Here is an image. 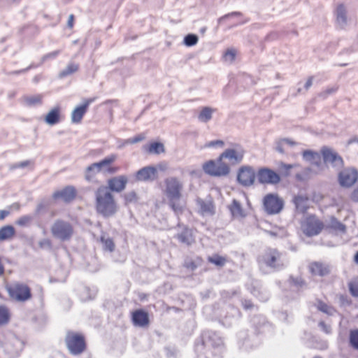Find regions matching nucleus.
Returning <instances> with one entry per match:
<instances>
[{
  "mask_svg": "<svg viewBox=\"0 0 358 358\" xmlns=\"http://www.w3.org/2000/svg\"><path fill=\"white\" fill-rule=\"evenodd\" d=\"M101 241L103 245V248L109 252H113L115 250V243L112 238L109 237L101 236Z\"/></svg>",
  "mask_w": 358,
  "mask_h": 358,
  "instance_id": "nucleus-38",
  "label": "nucleus"
},
{
  "mask_svg": "<svg viewBox=\"0 0 358 358\" xmlns=\"http://www.w3.org/2000/svg\"><path fill=\"white\" fill-rule=\"evenodd\" d=\"M319 325L325 333L329 334L331 332L330 326L324 322H320Z\"/></svg>",
  "mask_w": 358,
  "mask_h": 358,
  "instance_id": "nucleus-48",
  "label": "nucleus"
},
{
  "mask_svg": "<svg viewBox=\"0 0 358 358\" xmlns=\"http://www.w3.org/2000/svg\"><path fill=\"white\" fill-rule=\"evenodd\" d=\"M310 273L314 276L324 277L329 274V266L320 262H313L308 265Z\"/></svg>",
  "mask_w": 358,
  "mask_h": 358,
  "instance_id": "nucleus-20",
  "label": "nucleus"
},
{
  "mask_svg": "<svg viewBox=\"0 0 358 358\" xmlns=\"http://www.w3.org/2000/svg\"><path fill=\"white\" fill-rule=\"evenodd\" d=\"M207 261L208 263H210L219 268L224 266L228 262L227 257L220 255L217 253L208 256L207 257Z\"/></svg>",
  "mask_w": 358,
  "mask_h": 358,
  "instance_id": "nucleus-27",
  "label": "nucleus"
},
{
  "mask_svg": "<svg viewBox=\"0 0 358 358\" xmlns=\"http://www.w3.org/2000/svg\"><path fill=\"white\" fill-rule=\"evenodd\" d=\"M198 36L195 34H188L184 38V43L187 46H193L198 42Z\"/></svg>",
  "mask_w": 358,
  "mask_h": 358,
  "instance_id": "nucleus-42",
  "label": "nucleus"
},
{
  "mask_svg": "<svg viewBox=\"0 0 358 358\" xmlns=\"http://www.w3.org/2000/svg\"><path fill=\"white\" fill-rule=\"evenodd\" d=\"M128 182L127 176L124 175L113 177L108 180V187L112 192H122Z\"/></svg>",
  "mask_w": 358,
  "mask_h": 358,
  "instance_id": "nucleus-19",
  "label": "nucleus"
},
{
  "mask_svg": "<svg viewBox=\"0 0 358 358\" xmlns=\"http://www.w3.org/2000/svg\"><path fill=\"white\" fill-rule=\"evenodd\" d=\"M157 176V169L152 166H148L138 170L136 174V178L140 181H148L155 180Z\"/></svg>",
  "mask_w": 358,
  "mask_h": 358,
  "instance_id": "nucleus-21",
  "label": "nucleus"
},
{
  "mask_svg": "<svg viewBox=\"0 0 358 358\" xmlns=\"http://www.w3.org/2000/svg\"><path fill=\"white\" fill-rule=\"evenodd\" d=\"M224 145V143L222 140H216V141H212L208 142L206 144V147H215V146H219V147H223Z\"/></svg>",
  "mask_w": 358,
  "mask_h": 358,
  "instance_id": "nucleus-46",
  "label": "nucleus"
},
{
  "mask_svg": "<svg viewBox=\"0 0 358 358\" xmlns=\"http://www.w3.org/2000/svg\"><path fill=\"white\" fill-rule=\"evenodd\" d=\"M285 145V143L282 141V139H280L278 142H277V146H276V150L281 152V153H283L284 152V147Z\"/></svg>",
  "mask_w": 358,
  "mask_h": 358,
  "instance_id": "nucleus-49",
  "label": "nucleus"
},
{
  "mask_svg": "<svg viewBox=\"0 0 358 358\" xmlns=\"http://www.w3.org/2000/svg\"><path fill=\"white\" fill-rule=\"evenodd\" d=\"M285 145H288L290 146H294L296 144V143L291 139L289 138H282Z\"/></svg>",
  "mask_w": 358,
  "mask_h": 358,
  "instance_id": "nucleus-53",
  "label": "nucleus"
},
{
  "mask_svg": "<svg viewBox=\"0 0 358 358\" xmlns=\"http://www.w3.org/2000/svg\"><path fill=\"white\" fill-rule=\"evenodd\" d=\"M28 164H29V162H22V163L21 164V166H27Z\"/></svg>",
  "mask_w": 358,
  "mask_h": 358,
  "instance_id": "nucleus-57",
  "label": "nucleus"
},
{
  "mask_svg": "<svg viewBox=\"0 0 358 358\" xmlns=\"http://www.w3.org/2000/svg\"><path fill=\"white\" fill-rule=\"evenodd\" d=\"M165 194L171 208L176 210V203L179 200V182L176 178H171L166 180Z\"/></svg>",
  "mask_w": 358,
  "mask_h": 358,
  "instance_id": "nucleus-10",
  "label": "nucleus"
},
{
  "mask_svg": "<svg viewBox=\"0 0 358 358\" xmlns=\"http://www.w3.org/2000/svg\"><path fill=\"white\" fill-rule=\"evenodd\" d=\"M138 196L135 192L132 191L124 195V199L126 204L131 203L137 201Z\"/></svg>",
  "mask_w": 358,
  "mask_h": 358,
  "instance_id": "nucleus-43",
  "label": "nucleus"
},
{
  "mask_svg": "<svg viewBox=\"0 0 358 358\" xmlns=\"http://www.w3.org/2000/svg\"><path fill=\"white\" fill-rule=\"evenodd\" d=\"M65 344L69 353L74 356L84 353L87 348L85 334L82 332L72 330H69L66 332Z\"/></svg>",
  "mask_w": 358,
  "mask_h": 358,
  "instance_id": "nucleus-3",
  "label": "nucleus"
},
{
  "mask_svg": "<svg viewBox=\"0 0 358 358\" xmlns=\"http://www.w3.org/2000/svg\"><path fill=\"white\" fill-rule=\"evenodd\" d=\"M255 171L251 166H243L238 171V181L243 186H250L252 185L255 182Z\"/></svg>",
  "mask_w": 358,
  "mask_h": 358,
  "instance_id": "nucleus-15",
  "label": "nucleus"
},
{
  "mask_svg": "<svg viewBox=\"0 0 358 358\" xmlns=\"http://www.w3.org/2000/svg\"><path fill=\"white\" fill-rule=\"evenodd\" d=\"M329 227L336 231H339L341 233H345L346 231L345 225L334 217L331 218Z\"/></svg>",
  "mask_w": 358,
  "mask_h": 358,
  "instance_id": "nucleus-33",
  "label": "nucleus"
},
{
  "mask_svg": "<svg viewBox=\"0 0 358 358\" xmlns=\"http://www.w3.org/2000/svg\"><path fill=\"white\" fill-rule=\"evenodd\" d=\"M95 208L99 214L104 217L114 215L117 210V206L113 195L104 186L99 187L95 193Z\"/></svg>",
  "mask_w": 358,
  "mask_h": 358,
  "instance_id": "nucleus-1",
  "label": "nucleus"
},
{
  "mask_svg": "<svg viewBox=\"0 0 358 358\" xmlns=\"http://www.w3.org/2000/svg\"><path fill=\"white\" fill-rule=\"evenodd\" d=\"M354 262L358 264V251L355 253L354 256Z\"/></svg>",
  "mask_w": 358,
  "mask_h": 358,
  "instance_id": "nucleus-56",
  "label": "nucleus"
},
{
  "mask_svg": "<svg viewBox=\"0 0 358 358\" xmlns=\"http://www.w3.org/2000/svg\"><path fill=\"white\" fill-rule=\"evenodd\" d=\"M93 101V99H87L84 101L83 104L76 107L71 113V122L75 124L80 123L88 110L89 106Z\"/></svg>",
  "mask_w": 358,
  "mask_h": 358,
  "instance_id": "nucleus-17",
  "label": "nucleus"
},
{
  "mask_svg": "<svg viewBox=\"0 0 358 358\" xmlns=\"http://www.w3.org/2000/svg\"><path fill=\"white\" fill-rule=\"evenodd\" d=\"M358 179V171L355 169L346 168L338 174V181L341 186L350 187L352 186Z\"/></svg>",
  "mask_w": 358,
  "mask_h": 358,
  "instance_id": "nucleus-14",
  "label": "nucleus"
},
{
  "mask_svg": "<svg viewBox=\"0 0 358 358\" xmlns=\"http://www.w3.org/2000/svg\"><path fill=\"white\" fill-rule=\"evenodd\" d=\"M9 215V212L6 210H0V220H4Z\"/></svg>",
  "mask_w": 358,
  "mask_h": 358,
  "instance_id": "nucleus-54",
  "label": "nucleus"
},
{
  "mask_svg": "<svg viewBox=\"0 0 358 358\" xmlns=\"http://www.w3.org/2000/svg\"><path fill=\"white\" fill-rule=\"evenodd\" d=\"M323 161L325 164H330L332 166L341 167L344 161L342 157L334 150L327 146H323L320 150Z\"/></svg>",
  "mask_w": 358,
  "mask_h": 358,
  "instance_id": "nucleus-13",
  "label": "nucleus"
},
{
  "mask_svg": "<svg viewBox=\"0 0 358 358\" xmlns=\"http://www.w3.org/2000/svg\"><path fill=\"white\" fill-rule=\"evenodd\" d=\"M143 150L149 155H158L165 152L164 145L159 141H150L143 147Z\"/></svg>",
  "mask_w": 358,
  "mask_h": 358,
  "instance_id": "nucleus-22",
  "label": "nucleus"
},
{
  "mask_svg": "<svg viewBox=\"0 0 358 358\" xmlns=\"http://www.w3.org/2000/svg\"><path fill=\"white\" fill-rule=\"evenodd\" d=\"M263 204L266 212L269 215L279 213L284 206L283 200L277 194H268L263 199Z\"/></svg>",
  "mask_w": 358,
  "mask_h": 358,
  "instance_id": "nucleus-11",
  "label": "nucleus"
},
{
  "mask_svg": "<svg viewBox=\"0 0 358 358\" xmlns=\"http://www.w3.org/2000/svg\"><path fill=\"white\" fill-rule=\"evenodd\" d=\"M43 96L41 94H36L25 97L24 101L27 106H31L42 103Z\"/></svg>",
  "mask_w": 358,
  "mask_h": 358,
  "instance_id": "nucleus-34",
  "label": "nucleus"
},
{
  "mask_svg": "<svg viewBox=\"0 0 358 358\" xmlns=\"http://www.w3.org/2000/svg\"><path fill=\"white\" fill-rule=\"evenodd\" d=\"M6 289L10 298L18 302L27 301L32 297L30 287L24 282H15L7 285Z\"/></svg>",
  "mask_w": 358,
  "mask_h": 358,
  "instance_id": "nucleus-5",
  "label": "nucleus"
},
{
  "mask_svg": "<svg viewBox=\"0 0 358 358\" xmlns=\"http://www.w3.org/2000/svg\"><path fill=\"white\" fill-rule=\"evenodd\" d=\"M300 285H304V282H303V280H301Z\"/></svg>",
  "mask_w": 358,
  "mask_h": 358,
  "instance_id": "nucleus-58",
  "label": "nucleus"
},
{
  "mask_svg": "<svg viewBox=\"0 0 358 358\" xmlns=\"http://www.w3.org/2000/svg\"><path fill=\"white\" fill-rule=\"evenodd\" d=\"M184 266L191 271H194L196 268V264L193 261L186 262Z\"/></svg>",
  "mask_w": 358,
  "mask_h": 358,
  "instance_id": "nucleus-50",
  "label": "nucleus"
},
{
  "mask_svg": "<svg viewBox=\"0 0 358 358\" xmlns=\"http://www.w3.org/2000/svg\"><path fill=\"white\" fill-rule=\"evenodd\" d=\"M257 176L259 181L264 184H277L280 180V175L268 168L260 169Z\"/></svg>",
  "mask_w": 358,
  "mask_h": 358,
  "instance_id": "nucleus-16",
  "label": "nucleus"
},
{
  "mask_svg": "<svg viewBox=\"0 0 358 358\" xmlns=\"http://www.w3.org/2000/svg\"><path fill=\"white\" fill-rule=\"evenodd\" d=\"M10 312L6 306H0V324H5L9 322Z\"/></svg>",
  "mask_w": 358,
  "mask_h": 358,
  "instance_id": "nucleus-35",
  "label": "nucleus"
},
{
  "mask_svg": "<svg viewBox=\"0 0 358 358\" xmlns=\"http://www.w3.org/2000/svg\"><path fill=\"white\" fill-rule=\"evenodd\" d=\"M215 109H213L210 107H203L199 115L198 118L201 122H207L212 118L213 113L215 111Z\"/></svg>",
  "mask_w": 358,
  "mask_h": 358,
  "instance_id": "nucleus-31",
  "label": "nucleus"
},
{
  "mask_svg": "<svg viewBox=\"0 0 358 358\" xmlns=\"http://www.w3.org/2000/svg\"><path fill=\"white\" fill-rule=\"evenodd\" d=\"M242 306L245 310H249L254 307L253 303L250 299H244L242 301Z\"/></svg>",
  "mask_w": 358,
  "mask_h": 358,
  "instance_id": "nucleus-47",
  "label": "nucleus"
},
{
  "mask_svg": "<svg viewBox=\"0 0 358 358\" xmlns=\"http://www.w3.org/2000/svg\"><path fill=\"white\" fill-rule=\"evenodd\" d=\"M5 272L4 265L2 262L1 258H0V277H1Z\"/></svg>",
  "mask_w": 358,
  "mask_h": 358,
  "instance_id": "nucleus-55",
  "label": "nucleus"
},
{
  "mask_svg": "<svg viewBox=\"0 0 358 358\" xmlns=\"http://www.w3.org/2000/svg\"><path fill=\"white\" fill-rule=\"evenodd\" d=\"M77 194L76 188L74 186L68 185L54 192L52 197L55 201H62L64 203H69L76 199Z\"/></svg>",
  "mask_w": 358,
  "mask_h": 358,
  "instance_id": "nucleus-12",
  "label": "nucleus"
},
{
  "mask_svg": "<svg viewBox=\"0 0 358 358\" xmlns=\"http://www.w3.org/2000/svg\"><path fill=\"white\" fill-rule=\"evenodd\" d=\"M31 220V217L28 215H24L20 217L16 223L20 226H26L27 225Z\"/></svg>",
  "mask_w": 358,
  "mask_h": 358,
  "instance_id": "nucleus-44",
  "label": "nucleus"
},
{
  "mask_svg": "<svg viewBox=\"0 0 358 358\" xmlns=\"http://www.w3.org/2000/svg\"><path fill=\"white\" fill-rule=\"evenodd\" d=\"M336 21L340 23L345 24L347 22V10L343 3H340L336 6Z\"/></svg>",
  "mask_w": 358,
  "mask_h": 358,
  "instance_id": "nucleus-29",
  "label": "nucleus"
},
{
  "mask_svg": "<svg viewBox=\"0 0 358 358\" xmlns=\"http://www.w3.org/2000/svg\"><path fill=\"white\" fill-rule=\"evenodd\" d=\"M316 307L320 311L328 315H331L334 311V309L331 306L321 300L317 301Z\"/></svg>",
  "mask_w": 358,
  "mask_h": 358,
  "instance_id": "nucleus-36",
  "label": "nucleus"
},
{
  "mask_svg": "<svg viewBox=\"0 0 358 358\" xmlns=\"http://www.w3.org/2000/svg\"><path fill=\"white\" fill-rule=\"evenodd\" d=\"M257 262L275 270H280L285 266L283 254L273 248H265L257 257Z\"/></svg>",
  "mask_w": 358,
  "mask_h": 358,
  "instance_id": "nucleus-2",
  "label": "nucleus"
},
{
  "mask_svg": "<svg viewBox=\"0 0 358 358\" xmlns=\"http://www.w3.org/2000/svg\"><path fill=\"white\" fill-rule=\"evenodd\" d=\"M61 108L56 106L52 108L45 115V121L50 125H54L60 122Z\"/></svg>",
  "mask_w": 358,
  "mask_h": 358,
  "instance_id": "nucleus-25",
  "label": "nucleus"
},
{
  "mask_svg": "<svg viewBox=\"0 0 358 358\" xmlns=\"http://www.w3.org/2000/svg\"><path fill=\"white\" fill-rule=\"evenodd\" d=\"M45 242H46L47 243H48V244H50V241H48H48H45Z\"/></svg>",
  "mask_w": 358,
  "mask_h": 358,
  "instance_id": "nucleus-59",
  "label": "nucleus"
},
{
  "mask_svg": "<svg viewBox=\"0 0 358 358\" xmlns=\"http://www.w3.org/2000/svg\"><path fill=\"white\" fill-rule=\"evenodd\" d=\"M313 76H310L308 78L306 84H305V89L306 90H308L313 85Z\"/></svg>",
  "mask_w": 358,
  "mask_h": 358,
  "instance_id": "nucleus-52",
  "label": "nucleus"
},
{
  "mask_svg": "<svg viewBox=\"0 0 358 358\" xmlns=\"http://www.w3.org/2000/svg\"><path fill=\"white\" fill-rule=\"evenodd\" d=\"M294 202L295 203L296 208L301 213H305L309 208L308 198L307 196L298 195L294 197Z\"/></svg>",
  "mask_w": 358,
  "mask_h": 358,
  "instance_id": "nucleus-28",
  "label": "nucleus"
},
{
  "mask_svg": "<svg viewBox=\"0 0 358 358\" xmlns=\"http://www.w3.org/2000/svg\"><path fill=\"white\" fill-rule=\"evenodd\" d=\"M228 208L232 214L233 217H244L246 216V213L243 208L241 203L236 199L232 201Z\"/></svg>",
  "mask_w": 358,
  "mask_h": 358,
  "instance_id": "nucleus-26",
  "label": "nucleus"
},
{
  "mask_svg": "<svg viewBox=\"0 0 358 358\" xmlns=\"http://www.w3.org/2000/svg\"><path fill=\"white\" fill-rule=\"evenodd\" d=\"M146 138L145 134L143 133L138 134L132 138H127L124 141V145H132L143 141Z\"/></svg>",
  "mask_w": 358,
  "mask_h": 358,
  "instance_id": "nucleus-41",
  "label": "nucleus"
},
{
  "mask_svg": "<svg viewBox=\"0 0 358 358\" xmlns=\"http://www.w3.org/2000/svg\"><path fill=\"white\" fill-rule=\"evenodd\" d=\"M236 50L234 49H228L224 53V58L234 61L236 57Z\"/></svg>",
  "mask_w": 358,
  "mask_h": 358,
  "instance_id": "nucleus-45",
  "label": "nucleus"
},
{
  "mask_svg": "<svg viewBox=\"0 0 358 358\" xmlns=\"http://www.w3.org/2000/svg\"><path fill=\"white\" fill-rule=\"evenodd\" d=\"M324 227V222L313 215L307 216L301 222L302 231L307 236L318 235Z\"/></svg>",
  "mask_w": 358,
  "mask_h": 358,
  "instance_id": "nucleus-7",
  "label": "nucleus"
},
{
  "mask_svg": "<svg viewBox=\"0 0 358 358\" xmlns=\"http://www.w3.org/2000/svg\"><path fill=\"white\" fill-rule=\"evenodd\" d=\"M203 169L206 173L212 176H224L230 172L229 164L222 160H220V157L217 162L209 160L204 163Z\"/></svg>",
  "mask_w": 358,
  "mask_h": 358,
  "instance_id": "nucleus-8",
  "label": "nucleus"
},
{
  "mask_svg": "<svg viewBox=\"0 0 358 358\" xmlns=\"http://www.w3.org/2000/svg\"><path fill=\"white\" fill-rule=\"evenodd\" d=\"M348 287L350 294L355 297H358V276L353 278L348 282Z\"/></svg>",
  "mask_w": 358,
  "mask_h": 358,
  "instance_id": "nucleus-37",
  "label": "nucleus"
},
{
  "mask_svg": "<svg viewBox=\"0 0 358 358\" xmlns=\"http://www.w3.org/2000/svg\"><path fill=\"white\" fill-rule=\"evenodd\" d=\"M131 321L134 326L148 327L150 324L148 313L143 309H137L131 313Z\"/></svg>",
  "mask_w": 358,
  "mask_h": 358,
  "instance_id": "nucleus-18",
  "label": "nucleus"
},
{
  "mask_svg": "<svg viewBox=\"0 0 358 358\" xmlns=\"http://www.w3.org/2000/svg\"><path fill=\"white\" fill-rule=\"evenodd\" d=\"M315 358H320V357H315Z\"/></svg>",
  "mask_w": 358,
  "mask_h": 358,
  "instance_id": "nucleus-60",
  "label": "nucleus"
},
{
  "mask_svg": "<svg viewBox=\"0 0 358 358\" xmlns=\"http://www.w3.org/2000/svg\"><path fill=\"white\" fill-rule=\"evenodd\" d=\"M50 231L54 238L62 241H69L74 234L73 225L62 219L56 220L51 226Z\"/></svg>",
  "mask_w": 358,
  "mask_h": 358,
  "instance_id": "nucleus-6",
  "label": "nucleus"
},
{
  "mask_svg": "<svg viewBox=\"0 0 358 358\" xmlns=\"http://www.w3.org/2000/svg\"><path fill=\"white\" fill-rule=\"evenodd\" d=\"M79 69V64L72 62L69 63L66 69L62 72L63 76H67L77 72Z\"/></svg>",
  "mask_w": 358,
  "mask_h": 358,
  "instance_id": "nucleus-39",
  "label": "nucleus"
},
{
  "mask_svg": "<svg viewBox=\"0 0 358 358\" xmlns=\"http://www.w3.org/2000/svg\"><path fill=\"white\" fill-rule=\"evenodd\" d=\"M15 234V229L11 225H6L0 228V241L12 238Z\"/></svg>",
  "mask_w": 358,
  "mask_h": 358,
  "instance_id": "nucleus-30",
  "label": "nucleus"
},
{
  "mask_svg": "<svg viewBox=\"0 0 358 358\" xmlns=\"http://www.w3.org/2000/svg\"><path fill=\"white\" fill-rule=\"evenodd\" d=\"M117 158V155L112 154L100 162L93 163L89 166L86 170V180L88 181L93 180L96 173H99L103 168H106V171L109 173H115L117 172L120 170V167L111 166V164H113Z\"/></svg>",
  "mask_w": 358,
  "mask_h": 358,
  "instance_id": "nucleus-4",
  "label": "nucleus"
},
{
  "mask_svg": "<svg viewBox=\"0 0 358 358\" xmlns=\"http://www.w3.org/2000/svg\"><path fill=\"white\" fill-rule=\"evenodd\" d=\"M67 26L69 28L72 29L74 26V15L71 14L67 21Z\"/></svg>",
  "mask_w": 358,
  "mask_h": 358,
  "instance_id": "nucleus-51",
  "label": "nucleus"
},
{
  "mask_svg": "<svg viewBox=\"0 0 358 358\" xmlns=\"http://www.w3.org/2000/svg\"><path fill=\"white\" fill-rule=\"evenodd\" d=\"M180 241L187 243V245H189L194 242V237L192 230L187 228H184L180 234Z\"/></svg>",
  "mask_w": 358,
  "mask_h": 358,
  "instance_id": "nucleus-32",
  "label": "nucleus"
},
{
  "mask_svg": "<svg viewBox=\"0 0 358 358\" xmlns=\"http://www.w3.org/2000/svg\"><path fill=\"white\" fill-rule=\"evenodd\" d=\"M349 341L351 347L358 350V329L351 330L349 336Z\"/></svg>",
  "mask_w": 358,
  "mask_h": 358,
  "instance_id": "nucleus-40",
  "label": "nucleus"
},
{
  "mask_svg": "<svg viewBox=\"0 0 358 358\" xmlns=\"http://www.w3.org/2000/svg\"><path fill=\"white\" fill-rule=\"evenodd\" d=\"M303 157L305 160L310 162L312 164L315 165L318 167L322 166V157L321 153L312 151V150H304L302 153Z\"/></svg>",
  "mask_w": 358,
  "mask_h": 358,
  "instance_id": "nucleus-24",
  "label": "nucleus"
},
{
  "mask_svg": "<svg viewBox=\"0 0 358 358\" xmlns=\"http://www.w3.org/2000/svg\"><path fill=\"white\" fill-rule=\"evenodd\" d=\"M245 151L239 144H234L233 148L226 149L220 155V160L227 159L229 166L241 163L244 157Z\"/></svg>",
  "mask_w": 358,
  "mask_h": 358,
  "instance_id": "nucleus-9",
  "label": "nucleus"
},
{
  "mask_svg": "<svg viewBox=\"0 0 358 358\" xmlns=\"http://www.w3.org/2000/svg\"><path fill=\"white\" fill-rule=\"evenodd\" d=\"M196 202L201 215H213L215 213V205L211 199L206 201L199 199Z\"/></svg>",
  "mask_w": 358,
  "mask_h": 358,
  "instance_id": "nucleus-23",
  "label": "nucleus"
}]
</instances>
